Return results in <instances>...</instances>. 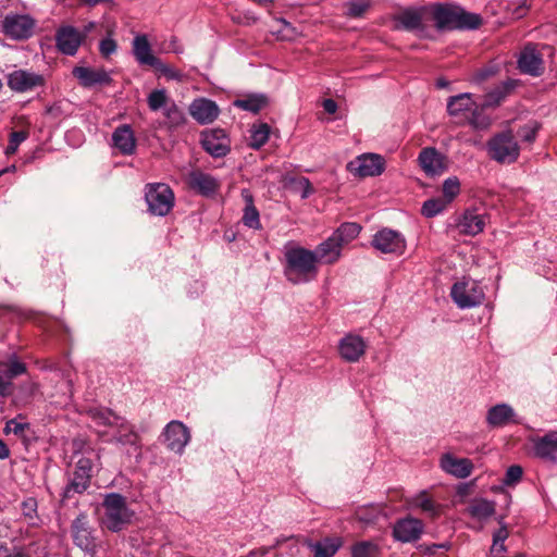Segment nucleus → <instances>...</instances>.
Here are the masks:
<instances>
[{
    "label": "nucleus",
    "mask_w": 557,
    "mask_h": 557,
    "mask_svg": "<svg viewBox=\"0 0 557 557\" xmlns=\"http://www.w3.org/2000/svg\"><path fill=\"white\" fill-rule=\"evenodd\" d=\"M284 275L293 284H304L313 281L319 272L318 256L293 242L284 248Z\"/></svg>",
    "instance_id": "obj_1"
},
{
    "label": "nucleus",
    "mask_w": 557,
    "mask_h": 557,
    "mask_svg": "<svg viewBox=\"0 0 557 557\" xmlns=\"http://www.w3.org/2000/svg\"><path fill=\"white\" fill-rule=\"evenodd\" d=\"M429 21H433L437 29L478 28L482 20L478 14L467 13L453 4L435 3L428 5Z\"/></svg>",
    "instance_id": "obj_2"
},
{
    "label": "nucleus",
    "mask_w": 557,
    "mask_h": 557,
    "mask_svg": "<svg viewBox=\"0 0 557 557\" xmlns=\"http://www.w3.org/2000/svg\"><path fill=\"white\" fill-rule=\"evenodd\" d=\"M102 505L104 508L102 523L108 530L119 532L131 522L133 511L127 507L126 498L121 494H108Z\"/></svg>",
    "instance_id": "obj_3"
},
{
    "label": "nucleus",
    "mask_w": 557,
    "mask_h": 557,
    "mask_svg": "<svg viewBox=\"0 0 557 557\" xmlns=\"http://www.w3.org/2000/svg\"><path fill=\"white\" fill-rule=\"evenodd\" d=\"M450 296L460 309H467L480 306L485 295L479 282L463 277L453 285Z\"/></svg>",
    "instance_id": "obj_4"
},
{
    "label": "nucleus",
    "mask_w": 557,
    "mask_h": 557,
    "mask_svg": "<svg viewBox=\"0 0 557 557\" xmlns=\"http://www.w3.org/2000/svg\"><path fill=\"white\" fill-rule=\"evenodd\" d=\"M553 48L547 45L528 44L520 52L518 67L522 73L540 76L544 72L545 54L553 55Z\"/></svg>",
    "instance_id": "obj_5"
},
{
    "label": "nucleus",
    "mask_w": 557,
    "mask_h": 557,
    "mask_svg": "<svg viewBox=\"0 0 557 557\" xmlns=\"http://www.w3.org/2000/svg\"><path fill=\"white\" fill-rule=\"evenodd\" d=\"M487 148L490 157L500 163L515 162L520 152L518 143L510 131L495 135L488 141Z\"/></svg>",
    "instance_id": "obj_6"
},
{
    "label": "nucleus",
    "mask_w": 557,
    "mask_h": 557,
    "mask_svg": "<svg viewBox=\"0 0 557 557\" xmlns=\"http://www.w3.org/2000/svg\"><path fill=\"white\" fill-rule=\"evenodd\" d=\"M145 199L149 212L159 216L166 215L174 206L172 189L161 183L148 184L146 186Z\"/></svg>",
    "instance_id": "obj_7"
},
{
    "label": "nucleus",
    "mask_w": 557,
    "mask_h": 557,
    "mask_svg": "<svg viewBox=\"0 0 557 557\" xmlns=\"http://www.w3.org/2000/svg\"><path fill=\"white\" fill-rule=\"evenodd\" d=\"M92 461L82 457L77 460L75 470L63 490L62 502L73 498L76 494L84 493L90 485Z\"/></svg>",
    "instance_id": "obj_8"
},
{
    "label": "nucleus",
    "mask_w": 557,
    "mask_h": 557,
    "mask_svg": "<svg viewBox=\"0 0 557 557\" xmlns=\"http://www.w3.org/2000/svg\"><path fill=\"white\" fill-rule=\"evenodd\" d=\"M395 29H406L424 34L429 22L428 5L419 9H406L395 16Z\"/></svg>",
    "instance_id": "obj_9"
},
{
    "label": "nucleus",
    "mask_w": 557,
    "mask_h": 557,
    "mask_svg": "<svg viewBox=\"0 0 557 557\" xmlns=\"http://www.w3.org/2000/svg\"><path fill=\"white\" fill-rule=\"evenodd\" d=\"M474 102L472 101L471 94H460L454 97H450L447 102V111L450 115L457 116L463 112H471L472 116L470 119V123L475 128H484L488 125V119L485 116H480L475 114Z\"/></svg>",
    "instance_id": "obj_10"
},
{
    "label": "nucleus",
    "mask_w": 557,
    "mask_h": 557,
    "mask_svg": "<svg viewBox=\"0 0 557 557\" xmlns=\"http://www.w3.org/2000/svg\"><path fill=\"white\" fill-rule=\"evenodd\" d=\"M385 169V160L376 153H364L348 163V170L359 177L377 176Z\"/></svg>",
    "instance_id": "obj_11"
},
{
    "label": "nucleus",
    "mask_w": 557,
    "mask_h": 557,
    "mask_svg": "<svg viewBox=\"0 0 557 557\" xmlns=\"http://www.w3.org/2000/svg\"><path fill=\"white\" fill-rule=\"evenodd\" d=\"M372 245L382 253L403 255L406 249L405 237L397 231L383 228L372 239Z\"/></svg>",
    "instance_id": "obj_12"
},
{
    "label": "nucleus",
    "mask_w": 557,
    "mask_h": 557,
    "mask_svg": "<svg viewBox=\"0 0 557 557\" xmlns=\"http://www.w3.org/2000/svg\"><path fill=\"white\" fill-rule=\"evenodd\" d=\"M7 81L10 89L20 94L33 91L45 85L42 75L26 70H14L8 74Z\"/></svg>",
    "instance_id": "obj_13"
},
{
    "label": "nucleus",
    "mask_w": 557,
    "mask_h": 557,
    "mask_svg": "<svg viewBox=\"0 0 557 557\" xmlns=\"http://www.w3.org/2000/svg\"><path fill=\"white\" fill-rule=\"evenodd\" d=\"M112 429H114V433L110 438L106 440L107 442L129 447L135 453L140 454V437L132 423L125 418H121Z\"/></svg>",
    "instance_id": "obj_14"
},
{
    "label": "nucleus",
    "mask_w": 557,
    "mask_h": 557,
    "mask_svg": "<svg viewBox=\"0 0 557 557\" xmlns=\"http://www.w3.org/2000/svg\"><path fill=\"white\" fill-rule=\"evenodd\" d=\"M35 21L28 15L9 14L2 23L3 33L13 39H26L32 36Z\"/></svg>",
    "instance_id": "obj_15"
},
{
    "label": "nucleus",
    "mask_w": 557,
    "mask_h": 557,
    "mask_svg": "<svg viewBox=\"0 0 557 557\" xmlns=\"http://www.w3.org/2000/svg\"><path fill=\"white\" fill-rule=\"evenodd\" d=\"M424 524L421 520L413 517H406L395 522L393 536L401 543L416 542L423 533Z\"/></svg>",
    "instance_id": "obj_16"
},
{
    "label": "nucleus",
    "mask_w": 557,
    "mask_h": 557,
    "mask_svg": "<svg viewBox=\"0 0 557 557\" xmlns=\"http://www.w3.org/2000/svg\"><path fill=\"white\" fill-rule=\"evenodd\" d=\"M73 76L78 79L79 85L85 88L110 85L112 78L109 72L102 67L76 66L73 69Z\"/></svg>",
    "instance_id": "obj_17"
},
{
    "label": "nucleus",
    "mask_w": 557,
    "mask_h": 557,
    "mask_svg": "<svg viewBox=\"0 0 557 557\" xmlns=\"http://www.w3.org/2000/svg\"><path fill=\"white\" fill-rule=\"evenodd\" d=\"M85 35L73 26H62L55 34L59 50L67 55H74L83 42Z\"/></svg>",
    "instance_id": "obj_18"
},
{
    "label": "nucleus",
    "mask_w": 557,
    "mask_h": 557,
    "mask_svg": "<svg viewBox=\"0 0 557 557\" xmlns=\"http://www.w3.org/2000/svg\"><path fill=\"white\" fill-rule=\"evenodd\" d=\"M419 163L429 176L443 174L447 169L446 158L435 148H423L419 153Z\"/></svg>",
    "instance_id": "obj_19"
},
{
    "label": "nucleus",
    "mask_w": 557,
    "mask_h": 557,
    "mask_svg": "<svg viewBox=\"0 0 557 557\" xmlns=\"http://www.w3.org/2000/svg\"><path fill=\"white\" fill-rule=\"evenodd\" d=\"M201 144L203 149L215 158L224 157L230 151V140L220 128L203 133Z\"/></svg>",
    "instance_id": "obj_20"
},
{
    "label": "nucleus",
    "mask_w": 557,
    "mask_h": 557,
    "mask_svg": "<svg viewBox=\"0 0 557 557\" xmlns=\"http://www.w3.org/2000/svg\"><path fill=\"white\" fill-rule=\"evenodd\" d=\"M166 447L175 453H182L190 440V434L185 424L180 421H171L164 431Z\"/></svg>",
    "instance_id": "obj_21"
},
{
    "label": "nucleus",
    "mask_w": 557,
    "mask_h": 557,
    "mask_svg": "<svg viewBox=\"0 0 557 557\" xmlns=\"http://www.w3.org/2000/svg\"><path fill=\"white\" fill-rule=\"evenodd\" d=\"M219 108L212 100L199 98L189 106L190 115L200 124L212 123L219 115Z\"/></svg>",
    "instance_id": "obj_22"
},
{
    "label": "nucleus",
    "mask_w": 557,
    "mask_h": 557,
    "mask_svg": "<svg viewBox=\"0 0 557 557\" xmlns=\"http://www.w3.org/2000/svg\"><path fill=\"white\" fill-rule=\"evenodd\" d=\"M366 343L362 337L348 334L339 342V354L348 362H356L366 351Z\"/></svg>",
    "instance_id": "obj_23"
},
{
    "label": "nucleus",
    "mask_w": 557,
    "mask_h": 557,
    "mask_svg": "<svg viewBox=\"0 0 557 557\" xmlns=\"http://www.w3.org/2000/svg\"><path fill=\"white\" fill-rule=\"evenodd\" d=\"M442 469L459 479L468 478L472 470L473 463L468 458H457L451 454H445L441 458Z\"/></svg>",
    "instance_id": "obj_24"
},
{
    "label": "nucleus",
    "mask_w": 557,
    "mask_h": 557,
    "mask_svg": "<svg viewBox=\"0 0 557 557\" xmlns=\"http://www.w3.org/2000/svg\"><path fill=\"white\" fill-rule=\"evenodd\" d=\"M535 455L544 460L557 461V431H550L533 441Z\"/></svg>",
    "instance_id": "obj_25"
},
{
    "label": "nucleus",
    "mask_w": 557,
    "mask_h": 557,
    "mask_svg": "<svg viewBox=\"0 0 557 557\" xmlns=\"http://www.w3.org/2000/svg\"><path fill=\"white\" fill-rule=\"evenodd\" d=\"M72 532L75 544L82 549L88 550L94 546V537L85 515H79L73 521Z\"/></svg>",
    "instance_id": "obj_26"
},
{
    "label": "nucleus",
    "mask_w": 557,
    "mask_h": 557,
    "mask_svg": "<svg viewBox=\"0 0 557 557\" xmlns=\"http://www.w3.org/2000/svg\"><path fill=\"white\" fill-rule=\"evenodd\" d=\"M343 246L338 243L336 237L331 235L326 240L321 243L314 253L318 256V263L332 264L341 257Z\"/></svg>",
    "instance_id": "obj_27"
},
{
    "label": "nucleus",
    "mask_w": 557,
    "mask_h": 557,
    "mask_svg": "<svg viewBox=\"0 0 557 557\" xmlns=\"http://www.w3.org/2000/svg\"><path fill=\"white\" fill-rule=\"evenodd\" d=\"M188 184L193 189L205 196L213 194L219 186L218 181L213 176L201 171L190 172Z\"/></svg>",
    "instance_id": "obj_28"
},
{
    "label": "nucleus",
    "mask_w": 557,
    "mask_h": 557,
    "mask_svg": "<svg viewBox=\"0 0 557 557\" xmlns=\"http://www.w3.org/2000/svg\"><path fill=\"white\" fill-rule=\"evenodd\" d=\"M518 81L507 79L484 96L483 108L497 107L518 86Z\"/></svg>",
    "instance_id": "obj_29"
},
{
    "label": "nucleus",
    "mask_w": 557,
    "mask_h": 557,
    "mask_svg": "<svg viewBox=\"0 0 557 557\" xmlns=\"http://www.w3.org/2000/svg\"><path fill=\"white\" fill-rule=\"evenodd\" d=\"M488 425L493 428H500L510 422H516L515 411L507 404H499L488 409L486 414Z\"/></svg>",
    "instance_id": "obj_30"
},
{
    "label": "nucleus",
    "mask_w": 557,
    "mask_h": 557,
    "mask_svg": "<svg viewBox=\"0 0 557 557\" xmlns=\"http://www.w3.org/2000/svg\"><path fill=\"white\" fill-rule=\"evenodd\" d=\"M112 141L123 154H131L135 150L136 141L129 125L119 126L112 134Z\"/></svg>",
    "instance_id": "obj_31"
},
{
    "label": "nucleus",
    "mask_w": 557,
    "mask_h": 557,
    "mask_svg": "<svg viewBox=\"0 0 557 557\" xmlns=\"http://www.w3.org/2000/svg\"><path fill=\"white\" fill-rule=\"evenodd\" d=\"M485 226V216L473 211H466L458 227L460 233L474 236L481 233Z\"/></svg>",
    "instance_id": "obj_32"
},
{
    "label": "nucleus",
    "mask_w": 557,
    "mask_h": 557,
    "mask_svg": "<svg viewBox=\"0 0 557 557\" xmlns=\"http://www.w3.org/2000/svg\"><path fill=\"white\" fill-rule=\"evenodd\" d=\"M342 545L343 542L339 537H325L319 542L308 543L313 557H333Z\"/></svg>",
    "instance_id": "obj_33"
},
{
    "label": "nucleus",
    "mask_w": 557,
    "mask_h": 557,
    "mask_svg": "<svg viewBox=\"0 0 557 557\" xmlns=\"http://www.w3.org/2000/svg\"><path fill=\"white\" fill-rule=\"evenodd\" d=\"M133 52L136 60L144 65L152 66L159 59L151 52V47L146 36L135 37L133 41Z\"/></svg>",
    "instance_id": "obj_34"
},
{
    "label": "nucleus",
    "mask_w": 557,
    "mask_h": 557,
    "mask_svg": "<svg viewBox=\"0 0 557 557\" xmlns=\"http://www.w3.org/2000/svg\"><path fill=\"white\" fill-rule=\"evenodd\" d=\"M243 198L246 202L244 214L242 218L243 223L253 230H259L261 227L259 211L253 205L252 195L248 190H243Z\"/></svg>",
    "instance_id": "obj_35"
},
{
    "label": "nucleus",
    "mask_w": 557,
    "mask_h": 557,
    "mask_svg": "<svg viewBox=\"0 0 557 557\" xmlns=\"http://www.w3.org/2000/svg\"><path fill=\"white\" fill-rule=\"evenodd\" d=\"M466 511L474 519L484 520L495 513V503L485 498L473 499Z\"/></svg>",
    "instance_id": "obj_36"
},
{
    "label": "nucleus",
    "mask_w": 557,
    "mask_h": 557,
    "mask_svg": "<svg viewBox=\"0 0 557 557\" xmlns=\"http://www.w3.org/2000/svg\"><path fill=\"white\" fill-rule=\"evenodd\" d=\"M87 414L97 426L113 428L122 418L108 408H90Z\"/></svg>",
    "instance_id": "obj_37"
},
{
    "label": "nucleus",
    "mask_w": 557,
    "mask_h": 557,
    "mask_svg": "<svg viewBox=\"0 0 557 557\" xmlns=\"http://www.w3.org/2000/svg\"><path fill=\"white\" fill-rule=\"evenodd\" d=\"M267 103L268 99L263 95H247L234 101L235 107L252 113H258Z\"/></svg>",
    "instance_id": "obj_38"
},
{
    "label": "nucleus",
    "mask_w": 557,
    "mask_h": 557,
    "mask_svg": "<svg viewBox=\"0 0 557 557\" xmlns=\"http://www.w3.org/2000/svg\"><path fill=\"white\" fill-rule=\"evenodd\" d=\"M381 548L374 541H360L351 546V557H379Z\"/></svg>",
    "instance_id": "obj_39"
},
{
    "label": "nucleus",
    "mask_w": 557,
    "mask_h": 557,
    "mask_svg": "<svg viewBox=\"0 0 557 557\" xmlns=\"http://www.w3.org/2000/svg\"><path fill=\"white\" fill-rule=\"evenodd\" d=\"M360 230L361 227L357 223H344L332 235L344 247L359 235Z\"/></svg>",
    "instance_id": "obj_40"
},
{
    "label": "nucleus",
    "mask_w": 557,
    "mask_h": 557,
    "mask_svg": "<svg viewBox=\"0 0 557 557\" xmlns=\"http://www.w3.org/2000/svg\"><path fill=\"white\" fill-rule=\"evenodd\" d=\"M0 372L12 382L13 379L26 372V366L14 358L0 362Z\"/></svg>",
    "instance_id": "obj_41"
},
{
    "label": "nucleus",
    "mask_w": 557,
    "mask_h": 557,
    "mask_svg": "<svg viewBox=\"0 0 557 557\" xmlns=\"http://www.w3.org/2000/svg\"><path fill=\"white\" fill-rule=\"evenodd\" d=\"M286 185L292 187L294 191L299 193L302 199L308 198L314 193V188L310 181L305 177H287Z\"/></svg>",
    "instance_id": "obj_42"
},
{
    "label": "nucleus",
    "mask_w": 557,
    "mask_h": 557,
    "mask_svg": "<svg viewBox=\"0 0 557 557\" xmlns=\"http://www.w3.org/2000/svg\"><path fill=\"white\" fill-rule=\"evenodd\" d=\"M447 206V200L443 199L442 197L432 198L424 201L421 212L426 218H433L443 212Z\"/></svg>",
    "instance_id": "obj_43"
},
{
    "label": "nucleus",
    "mask_w": 557,
    "mask_h": 557,
    "mask_svg": "<svg viewBox=\"0 0 557 557\" xmlns=\"http://www.w3.org/2000/svg\"><path fill=\"white\" fill-rule=\"evenodd\" d=\"M152 67L160 72L168 79L182 82L184 78V74L181 71L162 62L160 59L157 60Z\"/></svg>",
    "instance_id": "obj_44"
},
{
    "label": "nucleus",
    "mask_w": 557,
    "mask_h": 557,
    "mask_svg": "<svg viewBox=\"0 0 557 557\" xmlns=\"http://www.w3.org/2000/svg\"><path fill=\"white\" fill-rule=\"evenodd\" d=\"M460 191V182L457 177H449L443 183V199L449 205Z\"/></svg>",
    "instance_id": "obj_45"
},
{
    "label": "nucleus",
    "mask_w": 557,
    "mask_h": 557,
    "mask_svg": "<svg viewBox=\"0 0 557 557\" xmlns=\"http://www.w3.org/2000/svg\"><path fill=\"white\" fill-rule=\"evenodd\" d=\"M269 134H270L269 125L260 124L258 127H256L252 131L250 146L256 149L260 148L268 141Z\"/></svg>",
    "instance_id": "obj_46"
},
{
    "label": "nucleus",
    "mask_w": 557,
    "mask_h": 557,
    "mask_svg": "<svg viewBox=\"0 0 557 557\" xmlns=\"http://www.w3.org/2000/svg\"><path fill=\"white\" fill-rule=\"evenodd\" d=\"M28 430L29 423L24 422L21 417L9 420L4 428L5 433H13L20 437H25V432Z\"/></svg>",
    "instance_id": "obj_47"
},
{
    "label": "nucleus",
    "mask_w": 557,
    "mask_h": 557,
    "mask_svg": "<svg viewBox=\"0 0 557 557\" xmlns=\"http://www.w3.org/2000/svg\"><path fill=\"white\" fill-rule=\"evenodd\" d=\"M148 107L152 111H157L164 107L168 101L166 91L164 89H158L150 92L148 96Z\"/></svg>",
    "instance_id": "obj_48"
},
{
    "label": "nucleus",
    "mask_w": 557,
    "mask_h": 557,
    "mask_svg": "<svg viewBox=\"0 0 557 557\" xmlns=\"http://www.w3.org/2000/svg\"><path fill=\"white\" fill-rule=\"evenodd\" d=\"M540 127L541 125L537 122H529L518 131V135L523 141L531 144L535 140Z\"/></svg>",
    "instance_id": "obj_49"
},
{
    "label": "nucleus",
    "mask_w": 557,
    "mask_h": 557,
    "mask_svg": "<svg viewBox=\"0 0 557 557\" xmlns=\"http://www.w3.org/2000/svg\"><path fill=\"white\" fill-rule=\"evenodd\" d=\"M369 7V0H352L347 4V15L350 17H361Z\"/></svg>",
    "instance_id": "obj_50"
},
{
    "label": "nucleus",
    "mask_w": 557,
    "mask_h": 557,
    "mask_svg": "<svg viewBox=\"0 0 557 557\" xmlns=\"http://www.w3.org/2000/svg\"><path fill=\"white\" fill-rule=\"evenodd\" d=\"M164 115L168 119L169 126L177 127L184 122V114L183 112L175 106L171 104L170 107L165 108Z\"/></svg>",
    "instance_id": "obj_51"
},
{
    "label": "nucleus",
    "mask_w": 557,
    "mask_h": 557,
    "mask_svg": "<svg viewBox=\"0 0 557 557\" xmlns=\"http://www.w3.org/2000/svg\"><path fill=\"white\" fill-rule=\"evenodd\" d=\"M414 505L421 508L423 511L435 516L437 513L436 505L434 502L428 496L425 492H421L414 498Z\"/></svg>",
    "instance_id": "obj_52"
},
{
    "label": "nucleus",
    "mask_w": 557,
    "mask_h": 557,
    "mask_svg": "<svg viewBox=\"0 0 557 557\" xmlns=\"http://www.w3.org/2000/svg\"><path fill=\"white\" fill-rule=\"evenodd\" d=\"M522 474H523V470L520 466H518V465L510 466L506 471L503 483L507 486L515 485L516 483H518L521 480Z\"/></svg>",
    "instance_id": "obj_53"
},
{
    "label": "nucleus",
    "mask_w": 557,
    "mask_h": 557,
    "mask_svg": "<svg viewBox=\"0 0 557 557\" xmlns=\"http://www.w3.org/2000/svg\"><path fill=\"white\" fill-rule=\"evenodd\" d=\"M27 136L28 134L22 131L11 133L9 145L7 147V153H14L17 150L18 145L23 143L27 138Z\"/></svg>",
    "instance_id": "obj_54"
},
{
    "label": "nucleus",
    "mask_w": 557,
    "mask_h": 557,
    "mask_svg": "<svg viewBox=\"0 0 557 557\" xmlns=\"http://www.w3.org/2000/svg\"><path fill=\"white\" fill-rule=\"evenodd\" d=\"M22 513L24 517L33 520L37 513V500L34 497H28L22 502Z\"/></svg>",
    "instance_id": "obj_55"
},
{
    "label": "nucleus",
    "mask_w": 557,
    "mask_h": 557,
    "mask_svg": "<svg viewBox=\"0 0 557 557\" xmlns=\"http://www.w3.org/2000/svg\"><path fill=\"white\" fill-rule=\"evenodd\" d=\"M530 7H531V4L529 3L528 0H522L518 4H511L510 5V11H511V14H512V16L515 18H521L524 15H527Z\"/></svg>",
    "instance_id": "obj_56"
},
{
    "label": "nucleus",
    "mask_w": 557,
    "mask_h": 557,
    "mask_svg": "<svg viewBox=\"0 0 557 557\" xmlns=\"http://www.w3.org/2000/svg\"><path fill=\"white\" fill-rule=\"evenodd\" d=\"M499 528L493 533V540L505 542L509 536V530L507 524L504 522V517L497 518Z\"/></svg>",
    "instance_id": "obj_57"
},
{
    "label": "nucleus",
    "mask_w": 557,
    "mask_h": 557,
    "mask_svg": "<svg viewBox=\"0 0 557 557\" xmlns=\"http://www.w3.org/2000/svg\"><path fill=\"white\" fill-rule=\"evenodd\" d=\"M99 50H100V53L104 58H108L109 55L114 53L115 50H116V42H115V40H113L112 38H104V39H102L100 41Z\"/></svg>",
    "instance_id": "obj_58"
},
{
    "label": "nucleus",
    "mask_w": 557,
    "mask_h": 557,
    "mask_svg": "<svg viewBox=\"0 0 557 557\" xmlns=\"http://www.w3.org/2000/svg\"><path fill=\"white\" fill-rule=\"evenodd\" d=\"M507 552V547L505 542L503 541H492V546L490 548V555L492 557H502Z\"/></svg>",
    "instance_id": "obj_59"
},
{
    "label": "nucleus",
    "mask_w": 557,
    "mask_h": 557,
    "mask_svg": "<svg viewBox=\"0 0 557 557\" xmlns=\"http://www.w3.org/2000/svg\"><path fill=\"white\" fill-rule=\"evenodd\" d=\"M13 392L12 382L4 377V375L0 372V395L2 397L10 396Z\"/></svg>",
    "instance_id": "obj_60"
},
{
    "label": "nucleus",
    "mask_w": 557,
    "mask_h": 557,
    "mask_svg": "<svg viewBox=\"0 0 557 557\" xmlns=\"http://www.w3.org/2000/svg\"><path fill=\"white\" fill-rule=\"evenodd\" d=\"M272 553V547L261 546L255 549H251L247 555L240 557H268Z\"/></svg>",
    "instance_id": "obj_61"
},
{
    "label": "nucleus",
    "mask_w": 557,
    "mask_h": 557,
    "mask_svg": "<svg viewBox=\"0 0 557 557\" xmlns=\"http://www.w3.org/2000/svg\"><path fill=\"white\" fill-rule=\"evenodd\" d=\"M323 109L330 114H334L337 110V103L333 99H325L323 101Z\"/></svg>",
    "instance_id": "obj_62"
},
{
    "label": "nucleus",
    "mask_w": 557,
    "mask_h": 557,
    "mask_svg": "<svg viewBox=\"0 0 557 557\" xmlns=\"http://www.w3.org/2000/svg\"><path fill=\"white\" fill-rule=\"evenodd\" d=\"M170 49L175 53H183L184 51L183 46L178 42L176 37H172L170 40Z\"/></svg>",
    "instance_id": "obj_63"
},
{
    "label": "nucleus",
    "mask_w": 557,
    "mask_h": 557,
    "mask_svg": "<svg viewBox=\"0 0 557 557\" xmlns=\"http://www.w3.org/2000/svg\"><path fill=\"white\" fill-rule=\"evenodd\" d=\"M10 456V449L7 444L0 438V459H7Z\"/></svg>",
    "instance_id": "obj_64"
}]
</instances>
